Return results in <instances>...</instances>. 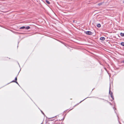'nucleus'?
I'll return each mask as SVG.
<instances>
[{
  "label": "nucleus",
  "instance_id": "obj_1",
  "mask_svg": "<svg viewBox=\"0 0 124 124\" xmlns=\"http://www.w3.org/2000/svg\"><path fill=\"white\" fill-rule=\"evenodd\" d=\"M110 87H109V94H110V95L111 97L112 98L113 100L114 99V98L113 97V93L110 90Z\"/></svg>",
  "mask_w": 124,
  "mask_h": 124
},
{
  "label": "nucleus",
  "instance_id": "obj_2",
  "mask_svg": "<svg viewBox=\"0 0 124 124\" xmlns=\"http://www.w3.org/2000/svg\"><path fill=\"white\" fill-rule=\"evenodd\" d=\"M85 32L86 34L88 35H92L93 34V33L90 31H87Z\"/></svg>",
  "mask_w": 124,
  "mask_h": 124
},
{
  "label": "nucleus",
  "instance_id": "obj_3",
  "mask_svg": "<svg viewBox=\"0 0 124 124\" xmlns=\"http://www.w3.org/2000/svg\"><path fill=\"white\" fill-rule=\"evenodd\" d=\"M100 39L101 40L103 41L105 39V38L104 37H102L100 38Z\"/></svg>",
  "mask_w": 124,
  "mask_h": 124
},
{
  "label": "nucleus",
  "instance_id": "obj_4",
  "mask_svg": "<svg viewBox=\"0 0 124 124\" xmlns=\"http://www.w3.org/2000/svg\"><path fill=\"white\" fill-rule=\"evenodd\" d=\"M30 27L29 26H27L26 27H25V29L26 30H28L30 29Z\"/></svg>",
  "mask_w": 124,
  "mask_h": 124
},
{
  "label": "nucleus",
  "instance_id": "obj_5",
  "mask_svg": "<svg viewBox=\"0 0 124 124\" xmlns=\"http://www.w3.org/2000/svg\"><path fill=\"white\" fill-rule=\"evenodd\" d=\"M97 26L99 28H100L101 27V25L100 23H98L97 25Z\"/></svg>",
  "mask_w": 124,
  "mask_h": 124
},
{
  "label": "nucleus",
  "instance_id": "obj_6",
  "mask_svg": "<svg viewBox=\"0 0 124 124\" xmlns=\"http://www.w3.org/2000/svg\"><path fill=\"white\" fill-rule=\"evenodd\" d=\"M25 27L23 26L22 27H21L20 28V29H25Z\"/></svg>",
  "mask_w": 124,
  "mask_h": 124
},
{
  "label": "nucleus",
  "instance_id": "obj_7",
  "mask_svg": "<svg viewBox=\"0 0 124 124\" xmlns=\"http://www.w3.org/2000/svg\"><path fill=\"white\" fill-rule=\"evenodd\" d=\"M120 34L121 36H122V37L124 36V33H121Z\"/></svg>",
  "mask_w": 124,
  "mask_h": 124
},
{
  "label": "nucleus",
  "instance_id": "obj_8",
  "mask_svg": "<svg viewBox=\"0 0 124 124\" xmlns=\"http://www.w3.org/2000/svg\"><path fill=\"white\" fill-rule=\"evenodd\" d=\"M121 45L123 46H124V42H122L121 43Z\"/></svg>",
  "mask_w": 124,
  "mask_h": 124
},
{
  "label": "nucleus",
  "instance_id": "obj_9",
  "mask_svg": "<svg viewBox=\"0 0 124 124\" xmlns=\"http://www.w3.org/2000/svg\"><path fill=\"white\" fill-rule=\"evenodd\" d=\"M46 3L48 4H49L50 3L49 2V1L47 0H46Z\"/></svg>",
  "mask_w": 124,
  "mask_h": 124
},
{
  "label": "nucleus",
  "instance_id": "obj_10",
  "mask_svg": "<svg viewBox=\"0 0 124 124\" xmlns=\"http://www.w3.org/2000/svg\"><path fill=\"white\" fill-rule=\"evenodd\" d=\"M102 4V3H100L98 4V5L99 6H100Z\"/></svg>",
  "mask_w": 124,
  "mask_h": 124
},
{
  "label": "nucleus",
  "instance_id": "obj_11",
  "mask_svg": "<svg viewBox=\"0 0 124 124\" xmlns=\"http://www.w3.org/2000/svg\"><path fill=\"white\" fill-rule=\"evenodd\" d=\"M15 81H17V77H16L15 78Z\"/></svg>",
  "mask_w": 124,
  "mask_h": 124
},
{
  "label": "nucleus",
  "instance_id": "obj_12",
  "mask_svg": "<svg viewBox=\"0 0 124 124\" xmlns=\"http://www.w3.org/2000/svg\"><path fill=\"white\" fill-rule=\"evenodd\" d=\"M41 112L42 113V114L43 115H45V114H44V113H43V112L42 111H41Z\"/></svg>",
  "mask_w": 124,
  "mask_h": 124
},
{
  "label": "nucleus",
  "instance_id": "obj_13",
  "mask_svg": "<svg viewBox=\"0 0 124 124\" xmlns=\"http://www.w3.org/2000/svg\"><path fill=\"white\" fill-rule=\"evenodd\" d=\"M15 82L16 83V84H17L19 85L18 83L16 81H15Z\"/></svg>",
  "mask_w": 124,
  "mask_h": 124
},
{
  "label": "nucleus",
  "instance_id": "obj_14",
  "mask_svg": "<svg viewBox=\"0 0 124 124\" xmlns=\"http://www.w3.org/2000/svg\"><path fill=\"white\" fill-rule=\"evenodd\" d=\"M15 82V81L14 80H13L11 82Z\"/></svg>",
  "mask_w": 124,
  "mask_h": 124
},
{
  "label": "nucleus",
  "instance_id": "obj_15",
  "mask_svg": "<svg viewBox=\"0 0 124 124\" xmlns=\"http://www.w3.org/2000/svg\"><path fill=\"white\" fill-rule=\"evenodd\" d=\"M64 117L61 120H64Z\"/></svg>",
  "mask_w": 124,
  "mask_h": 124
},
{
  "label": "nucleus",
  "instance_id": "obj_16",
  "mask_svg": "<svg viewBox=\"0 0 124 124\" xmlns=\"http://www.w3.org/2000/svg\"><path fill=\"white\" fill-rule=\"evenodd\" d=\"M122 62L124 63V60Z\"/></svg>",
  "mask_w": 124,
  "mask_h": 124
},
{
  "label": "nucleus",
  "instance_id": "obj_17",
  "mask_svg": "<svg viewBox=\"0 0 124 124\" xmlns=\"http://www.w3.org/2000/svg\"><path fill=\"white\" fill-rule=\"evenodd\" d=\"M114 109H116V108H114Z\"/></svg>",
  "mask_w": 124,
  "mask_h": 124
},
{
  "label": "nucleus",
  "instance_id": "obj_18",
  "mask_svg": "<svg viewBox=\"0 0 124 124\" xmlns=\"http://www.w3.org/2000/svg\"><path fill=\"white\" fill-rule=\"evenodd\" d=\"M123 3H124V1H123Z\"/></svg>",
  "mask_w": 124,
  "mask_h": 124
}]
</instances>
